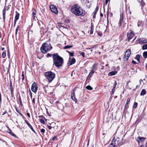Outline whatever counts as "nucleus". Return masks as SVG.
Wrapping results in <instances>:
<instances>
[{"label": "nucleus", "mask_w": 147, "mask_h": 147, "mask_svg": "<svg viewBox=\"0 0 147 147\" xmlns=\"http://www.w3.org/2000/svg\"><path fill=\"white\" fill-rule=\"evenodd\" d=\"M71 9V12L77 16H84L85 14L84 10L78 4L73 5Z\"/></svg>", "instance_id": "obj_1"}, {"label": "nucleus", "mask_w": 147, "mask_h": 147, "mask_svg": "<svg viewBox=\"0 0 147 147\" xmlns=\"http://www.w3.org/2000/svg\"><path fill=\"white\" fill-rule=\"evenodd\" d=\"M53 64L57 67L62 66L64 60L63 58L60 56L58 53H55L53 55Z\"/></svg>", "instance_id": "obj_2"}, {"label": "nucleus", "mask_w": 147, "mask_h": 147, "mask_svg": "<svg viewBox=\"0 0 147 147\" xmlns=\"http://www.w3.org/2000/svg\"><path fill=\"white\" fill-rule=\"evenodd\" d=\"M123 141V140L122 138L120 139L118 137L115 140V137H114L109 146L111 147H113L115 146H117L118 145H121L122 144Z\"/></svg>", "instance_id": "obj_3"}, {"label": "nucleus", "mask_w": 147, "mask_h": 147, "mask_svg": "<svg viewBox=\"0 0 147 147\" xmlns=\"http://www.w3.org/2000/svg\"><path fill=\"white\" fill-rule=\"evenodd\" d=\"M52 48L50 43H45L42 44L40 48V50L42 53H46L50 50Z\"/></svg>", "instance_id": "obj_4"}, {"label": "nucleus", "mask_w": 147, "mask_h": 147, "mask_svg": "<svg viewBox=\"0 0 147 147\" xmlns=\"http://www.w3.org/2000/svg\"><path fill=\"white\" fill-rule=\"evenodd\" d=\"M45 75L49 82H51L55 78V74L51 71H48L45 73Z\"/></svg>", "instance_id": "obj_5"}, {"label": "nucleus", "mask_w": 147, "mask_h": 147, "mask_svg": "<svg viewBox=\"0 0 147 147\" xmlns=\"http://www.w3.org/2000/svg\"><path fill=\"white\" fill-rule=\"evenodd\" d=\"M134 36V33L131 30H130L129 32H128L127 34V38L126 39V41L129 42L130 40Z\"/></svg>", "instance_id": "obj_6"}, {"label": "nucleus", "mask_w": 147, "mask_h": 147, "mask_svg": "<svg viewBox=\"0 0 147 147\" xmlns=\"http://www.w3.org/2000/svg\"><path fill=\"white\" fill-rule=\"evenodd\" d=\"M50 9L51 11L56 13L57 14L58 11L56 7L54 5H51L50 6Z\"/></svg>", "instance_id": "obj_7"}, {"label": "nucleus", "mask_w": 147, "mask_h": 147, "mask_svg": "<svg viewBox=\"0 0 147 147\" xmlns=\"http://www.w3.org/2000/svg\"><path fill=\"white\" fill-rule=\"evenodd\" d=\"M146 139V138L144 137H141L139 136L136 139V141L139 145L140 142H143Z\"/></svg>", "instance_id": "obj_8"}, {"label": "nucleus", "mask_w": 147, "mask_h": 147, "mask_svg": "<svg viewBox=\"0 0 147 147\" xmlns=\"http://www.w3.org/2000/svg\"><path fill=\"white\" fill-rule=\"evenodd\" d=\"M38 86L36 83V82H34L32 86V90L34 93H36V92Z\"/></svg>", "instance_id": "obj_9"}, {"label": "nucleus", "mask_w": 147, "mask_h": 147, "mask_svg": "<svg viewBox=\"0 0 147 147\" xmlns=\"http://www.w3.org/2000/svg\"><path fill=\"white\" fill-rule=\"evenodd\" d=\"M70 59L71 58L70 57H69L67 63V65H68L69 66L74 64L76 62V60L74 58H72L71 60Z\"/></svg>", "instance_id": "obj_10"}, {"label": "nucleus", "mask_w": 147, "mask_h": 147, "mask_svg": "<svg viewBox=\"0 0 147 147\" xmlns=\"http://www.w3.org/2000/svg\"><path fill=\"white\" fill-rule=\"evenodd\" d=\"M140 42L142 43H147V39H146L145 38H141L139 40Z\"/></svg>", "instance_id": "obj_11"}, {"label": "nucleus", "mask_w": 147, "mask_h": 147, "mask_svg": "<svg viewBox=\"0 0 147 147\" xmlns=\"http://www.w3.org/2000/svg\"><path fill=\"white\" fill-rule=\"evenodd\" d=\"M131 51L130 49H127L125 52V54L127 57H129L131 54Z\"/></svg>", "instance_id": "obj_12"}, {"label": "nucleus", "mask_w": 147, "mask_h": 147, "mask_svg": "<svg viewBox=\"0 0 147 147\" xmlns=\"http://www.w3.org/2000/svg\"><path fill=\"white\" fill-rule=\"evenodd\" d=\"M123 13H121L120 14V19L119 23V24L120 26H121V24L123 20Z\"/></svg>", "instance_id": "obj_13"}, {"label": "nucleus", "mask_w": 147, "mask_h": 147, "mask_svg": "<svg viewBox=\"0 0 147 147\" xmlns=\"http://www.w3.org/2000/svg\"><path fill=\"white\" fill-rule=\"evenodd\" d=\"M36 11L35 9L33 10L32 12V20H35V18L36 17Z\"/></svg>", "instance_id": "obj_14"}, {"label": "nucleus", "mask_w": 147, "mask_h": 147, "mask_svg": "<svg viewBox=\"0 0 147 147\" xmlns=\"http://www.w3.org/2000/svg\"><path fill=\"white\" fill-rule=\"evenodd\" d=\"M117 72V71H114L110 72L108 74V75L110 76H112L115 75Z\"/></svg>", "instance_id": "obj_15"}, {"label": "nucleus", "mask_w": 147, "mask_h": 147, "mask_svg": "<svg viewBox=\"0 0 147 147\" xmlns=\"http://www.w3.org/2000/svg\"><path fill=\"white\" fill-rule=\"evenodd\" d=\"M25 121L26 123L27 124L28 126L31 129L32 131H33L34 132H35L34 130L32 127V126L29 123L28 121H27L26 120H25Z\"/></svg>", "instance_id": "obj_16"}, {"label": "nucleus", "mask_w": 147, "mask_h": 147, "mask_svg": "<svg viewBox=\"0 0 147 147\" xmlns=\"http://www.w3.org/2000/svg\"><path fill=\"white\" fill-rule=\"evenodd\" d=\"M6 7L5 6L3 10V18L4 20V21H5V15L6 13Z\"/></svg>", "instance_id": "obj_17"}, {"label": "nucleus", "mask_w": 147, "mask_h": 147, "mask_svg": "<svg viewBox=\"0 0 147 147\" xmlns=\"http://www.w3.org/2000/svg\"><path fill=\"white\" fill-rule=\"evenodd\" d=\"M130 100V98H128L126 102L125 105V109H127L129 107L128 105L129 103Z\"/></svg>", "instance_id": "obj_18"}, {"label": "nucleus", "mask_w": 147, "mask_h": 147, "mask_svg": "<svg viewBox=\"0 0 147 147\" xmlns=\"http://www.w3.org/2000/svg\"><path fill=\"white\" fill-rule=\"evenodd\" d=\"M98 65V63H94L92 66V69L94 71L96 70L97 69Z\"/></svg>", "instance_id": "obj_19"}, {"label": "nucleus", "mask_w": 147, "mask_h": 147, "mask_svg": "<svg viewBox=\"0 0 147 147\" xmlns=\"http://www.w3.org/2000/svg\"><path fill=\"white\" fill-rule=\"evenodd\" d=\"M61 24L59 23H57L56 25V27H57V28H61V27L65 28H66L64 26H63L61 25Z\"/></svg>", "instance_id": "obj_20"}, {"label": "nucleus", "mask_w": 147, "mask_h": 147, "mask_svg": "<svg viewBox=\"0 0 147 147\" xmlns=\"http://www.w3.org/2000/svg\"><path fill=\"white\" fill-rule=\"evenodd\" d=\"M19 16L20 14L17 12L15 16V19L14 20H15V21H17L19 19Z\"/></svg>", "instance_id": "obj_21"}, {"label": "nucleus", "mask_w": 147, "mask_h": 147, "mask_svg": "<svg viewBox=\"0 0 147 147\" xmlns=\"http://www.w3.org/2000/svg\"><path fill=\"white\" fill-rule=\"evenodd\" d=\"M98 9H99L98 7V6L96 7L94 11V12L93 13L94 14V15L93 16V18H94V17L95 16V15L96 13L98 11Z\"/></svg>", "instance_id": "obj_22"}, {"label": "nucleus", "mask_w": 147, "mask_h": 147, "mask_svg": "<svg viewBox=\"0 0 147 147\" xmlns=\"http://www.w3.org/2000/svg\"><path fill=\"white\" fill-rule=\"evenodd\" d=\"M140 55H137L135 58V59L137 60L138 61V63H140Z\"/></svg>", "instance_id": "obj_23"}, {"label": "nucleus", "mask_w": 147, "mask_h": 147, "mask_svg": "<svg viewBox=\"0 0 147 147\" xmlns=\"http://www.w3.org/2000/svg\"><path fill=\"white\" fill-rule=\"evenodd\" d=\"M146 93V90L145 89H143L140 93V95L143 96Z\"/></svg>", "instance_id": "obj_24"}, {"label": "nucleus", "mask_w": 147, "mask_h": 147, "mask_svg": "<svg viewBox=\"0 0 147 147\" xmlns=\"http://www.w3.org/2000/svg\"><path fill=\"white\" fill-rule=\"evenodd\" d=\"M94 29V26L93 25H91L90 30V34H92L93 32Z\"/></svg>", "instance_id": "obj_25"}, {"label": "nucleus", "mask_w": 147, "mask_h": 147, "mask_svg": "<svg viewBox=\"0 0 147 147\" xmlns=\"http://www.w3.org/2000/svg\"><path fill=\"white\" fill-rule=\"evenodd\" d=\"M143 57L144 58H147V51H144L143 54Z\"/></svg>", "instance_id": "obj_26"}, {"label": "nucleus", "mask_w": 147, "mask_h": 147, "mask_svg": "<svg viewBox=\"0 0 147 147\" xmlns=\"http://www.w3.org/2000/svg\"><path fill=\"white\" fill-rule=\"evenodd\" d=\"M8 133L11 134L12 136H16V135L11 131L10 129H9V130Z\"/></svg>", "instance_id": "obj_27"}, {"label": "nucleus", "mask_w": 147, "mask_h": 147, "mask_svg": "<svg viewBox=\"0 0 147 147\" xmlns=\"http://www.w3.org/2000/svg\"><path fill=\"white\" fill-rule=\"evenodd\" d=\"M86 88L89 90H91L93 89V88L90 86L88 85L86 87Z\"/></svg>", "instance_id": "obj_28"}, {"label": "nucleus", "mask_w": 147, "mask_h": 147, "mask_svg": "<svg viewBox=\"0 0 147 147\" xmlns=\"http://www.w3.org/2000/svg\"><path fill=\"white\" fill-rule=\"evenodd\" d=\"M142 49L143 50L147 49V44H145L142 46Z\"/></svg>", "instance_id": "obj_29"}, {"label": "nucleus", "mask_w": 147, "mask_h": 147, "mask_svg": "<svg viewBox=\"0 0 147 147\" xmlns=\"http://www.w3.org/2000/svg\"><path fill=\"white\" fill-rule=\"evenodd\" d=\"M75 96V91L74 89L72 90L71 92V97Z\"/></svg>", "instance_id": "obj_30"}, {"label": "nucleus", "mask_w": 147, "mask_h": 147, "mask_svg": "<svg viewBox=\"0 0 147 147\" xmlns=\"http://www.w3.org/2000/svg\"><path fill=\"white\" fill-rule=\"evenodd\" d=\"M138 26V27L142 26V22L139 21L137 23Z\"/></svg>", "instance_id": "obj_31"}, {"label": "nucleus", "mask_w": 147, "mask_h": 147, "mask_svg": "<svg viewBox=\"0 0 147 147\" xmlns=\"http://www.w3.org/2000/svg\"><path fill=\"white\" fill-rule=\"evenodd\" d=\"M128 58L129 57H127V56H126V55H125L123 56V59L124 61H127L128 60Z\"/></svg>", "instance_id": "obj_32"}, {"label": "nucleus", "mask_w": 147, "mask_h": 147, "mask_svg": "<svg viewBox=\"0 0 147 147\" xmlns=\"http://www.w3.org/2000/svg\"><path fill=\"white\" fill-rule=\"evenodd\" d=\"M71 98L75 102H77V99L75 97V96H72V97H71Z\"/></svg>", "instance_id": "obj_33"}, {"label": "nucleus", "mask_w": 147, "mask_h": 147, "mask_svg": "<svg viewBox=\"0 0 147 147\" xmlns=\"http://www.w3.org/2000/svg\"><path fill=\"white\" fill-rule=\"evenodd\" d=\"M11 92V96L12 97L14 96V93L13 92V88H10Z\"/></svg>", "instance_id": "obj_34"}, {"label": "nucleus", "mask_w": 147, "mask_h": 147, "mask_svg": "<svg viewBox=\"0 0 147 147\" xmlns=\"http://www.w3.org/2000/svg\"><path fill=\"white\" fill-rule=\"evenodd\" d=\"M72 45H71V46H69V45H67V46H65L64 48V49H68V48H71L72 47Z\"/></svg>", "instance_id": "obj_35"}, {"label": "nucleus", "mask_w": 147, "mask_h": 147, "mask_svg": "<svg viewBox=\"0 0 147 147\" xmlns=\"http://www.w3.org/2000/svg\"><path fill=\"white\" fill-rule=\"evenodd\" d=\"M138 106V103L136 102H134L133 105V107L135 108H137Z\"/></svg>", "instance_id": "obj_36"}, {"label": "nucleus", "mask_w": 147, "mask_h": 147, "mask_svg": "<svg viewBox=\"0 0 147 147\" xmlns=\"http://www.w3.org/2000/svg\"><path fill=\"white\" fill-rule=\"evenodd\" d=\"M40 121L41 123L43 124H45V122L43 119H40Z\"/></svg>", "instance_id": "obj_37"}, {"label": "nucleus", "mask_w": 147, "mask_h": 147, "mask_svg": "<svg viewBox=\"0 0 147 147\" xmlns=\"http://www.w3.org/2000/svg\"><path fill=\"white\" fill-rule=\"evenodd\" d=\"M80 54L83 57H85V53L84 52H80Z\"/></svg>", "instance_id": "obj_38"}, {"label": "nucleus", "mask_w": 147, "mask_h": 147, "mask_svg": "<svg viewBox=\"0 0 147 147\" xmlns=\"http://www.w3.org/2000/svg\"><path fill=\"white\" fill-rule=\"evenodd\" d=\"M6 56V53L5 52H3L2 54V57L3 58H5Z\"/></svg>", "instance_id": "obj_39"}, {"label": "nucleus", "mask_w": 147, "mask_h": 147, "mask_svg": "<svg viewBox=\"0 0 147 147\" xmlns=\"http://www.w3.org/2000/svg\"><path fill=\"white\" fill-rule=\"evenodd\" d=\"M112 15L113 14L111 13H108L107 15V18H108V17L109 16L111 17Z\"/></svg>", "instance_id": "obj_40"}, {"label": "nucleus", "mask_w": 147, "mask_h": 147, "mask_svg": "<svg viewBox=\"0 0 147 147\" xmlns=\"http://www.w3.org/2000/svg\"><path fill=\"white\" fill-rule=\"evenodd\" d=\"M19 26H18L16 29V35L17 34V32H18V30L19 29Z\"/></svg>", "instance_id": "obj_41"}, {"label": "nucleus", "mask_w": 147, "mask_h": 147, "mask_svg": "<svg viewBox=\"0 0 147 147\" xmlns=\"http://www.w3.org/2000/svg\"><path fill=\"white\" fill-rule=\"evenodd\" d=\"M19 101L20 102V104L21 105H22V101L21 97L20 96H19Z\"/></svg>", "instance_id": "obj_42"}, {"label": "nucleus", "mask_w": 147, "mask_h": 147, "mask_svg": "<svg viewBox=\"0 0 147 147\" xmlns=\"http://www.w3.org/2000/svg\"><path fill=\"white\" fill-rule=\"evenodd\" d=\"M71 57H73L74 56V52H71L69 51H68Z\"/></svg>", "instance_id": "obj_43"}, {"label": "nucleus", "mask_w": 147, "mask_h": 147, "mask_svg": "<svg viewBox=\"0 0 147 147\" xmlns=\"http://www.w3.org/2000/svg\"><path fill=\"white\" fill-rule=\"evenodd\" d=\"M38 117H39V118L40 119H45V118L44 117L43 115H40V116H39Z\"/></svg>", "instance_id": "obj_44"}, {"label": "nucleus", "mask_w": 147, "mask_h": 147, "mask_svg": "<svg viewBox=\"0 0 147 147\" xmlns=\"http://www.w3.org/2000/svg\"><path fill=\"white\" fill-rule=\"evenodd\" d=\"M116 85H117V83L116 81H115V84H114V85H113V88L115 89L116 87Z\"/></svg>", "instance_id": "obj_45"}, {"label": "nucleus", "mask_w": 147, "mask_h": 147, "mask_svg": "<svg viewBox=\"0 0 147 147\" xmlns=\"http://www.w3.org/2000/svg\"><path fill=\"white\" fill-rule=\"evenodd\" d=\"M40 132L41 133H44L45 132V130L44 129H42L40 130Z\"/></svg>", "instance_id": "obj_46"}, {"label": "nucleus", "mask_w": 147, "mask_h": 147, "mask_svg": "<svg viewBox=\"0 0 147 147\" xmlns=\"http://www.w3.org/2000/svg\"><path fill=\"white\" fill-rule=\"evenodd\" d=\"M52 55L53 56V55L52 54L48 53L47 55V57H50Z\"/></svg>", "instance_id": "obj_47"}, {"label": "nucleus", "mask_w": 147, "mask_h": 147, "mask_svg": "<svg viewBox=\"0 0 147 147\" xmlns=\"http://www.w3.org/2000/svg\"><path fill=\"white\" fill-rule=\"evenodd\" d=\"M115 89L113 88L112 90V94H113L115 92Z\"/></svg>", "instance_id": "obj_48"}, {"label": "nucleus", "mask_w": 147, "mask_h": 147, "mask_svg": "<svg viewBox=\"0 0 147 147\" xmlns=\"http://www.w3.org/2000/svg\"><path fill=\"white\" fill-rule=\"evenodd\" d=\"M132 63L133 64H136L137 63L135 61H134L133 60L132 61Z\"/></svg>", "instance_id": "obj_49"}, {"label": "nucleus", "mask_w": 147, "mask_h": 147, "mask_svg": "<svg viewBox=\"0 0 147 147\" xmlns=\"http://www.w3.org/2000/svg\"><path fill=\"white\" fill-rule=\"evenodd\" d=\"M94 70L92 69L91 70L90 72L91 73V74H93L94 73Z\"/></svg>", "instance_id": "obj_50"}, {"label": "nucleus", "mask_w": 147, "mask_h": 147, "mask_svg": "<svg viewBox=\"0 0 147 147\" xmlns=\"http://www.w3.org/2000/svg\"><path fill=\"white\" fill-rule=\"evenodd\" d=\"M10 88H13V86H12V83L11 82H10Z\"/></svg>", "instance_id": "obj_51"}, {"label": "nucleus", "mask_w": 147, "mask_h": 147, "mask_svg": "<svg viewBox=\"0 0 147 147\" xmlns=\"http://www.w3.org/2000/svg\"><path fill=\"white\" fill-rule=\"evenodd\" d=\"M35 100L34 98H33L32 101L34 104L35 103Z\"/></svg>", "instance_id": "obj_52"}, {"label": "nucleus", "mask_w": 147, "mask_h": 147, "mask_svg": "<svg viewBox=\"0 0 147 147\" xmlns=\"http://www.w3.org/2000/svg\"><path fill=\"white\" fill-rule=\"evenodd\" d=\"M47 127L49 129H51L52 128V127L48 125Z\"/></svg>", "instance_id": "obj_53"}, {"label": "nucleus", "mask_w": 147, "mask_h": 147, "mask_svg": "<svg viewBox=\"0 0 147 147\" xmlns=\"http://www.w3.org/2000/svg\"><path fill=\"white\" fill-rule=\"evenodd\" d=\"M110 0H105V4H107L109 1Z\"/></svg>", "instance_id": "obj_54"}, {"label": "nucleus", "mask_w": 147, "mask_h": 147, "mask_svg": "<svg viewBox=\"0 0 147 147\" xmlns=\"http://www.w3.org/2000/svg\"><path fill=\"white\" fill-rule=\"evenodd\" d=\"M27 115H28V117L29 118H30V113H27Z\"/></svg>", "instance_id": "obj_55"}, {"label": "nucleus", "mask_w": 147, "mask_h": 147, "mask_svg": "<svg viewBox=\"0 0 147 147\" xmlns=\"http://www.w3.org/2000/svg\"><path fill=\"white\" fill-rule=\"evenodd\" d=\"M98 34L100 36H101L102 35V34L101 33H98Z\"/></svg>", "instance_id": "obj_56"}, {"label": "nucleus", "mask_w": 147, "mask_h": 147, "mask_svg": "<svg viewBox=\"0 0 147 147\" xmlns=\"http://www.w3.org/2000/svg\"><path fill=\"white\" fill-rule=\"evenodd\" d=\"M56 136H54L52 138V140H54L56 138Z\"/></svg>", "instance_id": "obj_57"}, {"label": "nucleus", "mask_w": 147, "mask_h": 147, "mask_svg": "<svg viewBox=\"0 0 147 147\" xmlns=\"http://www.w3.org/2000/svg\"><path fill=\"white\" fill-rule=\"evenodd\" d=\"M30 97L31 98H32V93L30 91Z\"/></svg>", "instance_id": "obj_58"}, {"label": "nucleus", "mask_w": 147, "mask_h": 147, "mask_svg": "<svg viewBox=\"0 0 147 147\" xmlns=\"http://www.w3.org/2000/svg\"><path fill=\"white\" fill-rule=\"evenodd\" d=\"M16 110L18 113H19V112H20L16 108Z\"/></svg>", "instance_id": "obj_59"}, {"label": "nucleus", "mask_w": 147, "mask_h": 147, "mask_svg": "<svg viewBox=\"0 0 147 147\" xmlns=\"http://www.w3.org/2000/svg\"><path fill=\"white\" fill-rule=\"evenodd\" d=\"M7 113L6 111H5L2 114V115H4V114H5V113Z\"/></svg>", "instance_id": "obj_60"}, {"label": "nucleus", "mask_w": 147, "mask_h": 147, "mask_svg": "<svg viewBox=\"0 0 147 147\" xmlns=\"http://www.w3.org/2000/svg\"><path fill=\"white\" fill-rule=\"evenodd\" d=\"M17 21H15V20H14V26H15V25L16 24V22Z\"/></svg>", "instance_id": "obj_61"}, {"label": "nucleus", "mask_w": 147, "mask_h": 147, "mask_svg": "<svg viewBox=\"0 0 147 147\" xmlns=\"http://www.w3.org/2000/svg\"><path fill=\"white\" fill-rule=\"evenodd\" d=\"M18 113L20 115H21V116H22V113H21V112L20 111L19 113Z\"/></svg>", "instance_id": "obj_62"}, {"label": "nucleus", "mask_w": 147, "mask_h": 147, "mask_svg": "<svg viewBox=\"0 0 147 147\" xmlns=\"http://www.w3.org/2000/svg\"><path fill=\"white\" fill-rule=\"evenodd\" d=\"M91 76H90V74H89L88 75V77H89V78H90L91 77Z\"/></svg>", "instance_id": "obj_63"}, {"label": "nucleus", "mask_w": 147, "mask_h": 147, "mask_svg": "<svg viewBox=\"0 0 147 147\" xmlns=\"http://www.w3.org/2000/svg\"><path fill=\"white\" fill-rule=\"evenodd\" d=\"M146 147H147V141H146Z\"/></svg>", "instance_id": "obj_64"}]
</instances>
